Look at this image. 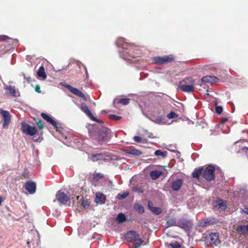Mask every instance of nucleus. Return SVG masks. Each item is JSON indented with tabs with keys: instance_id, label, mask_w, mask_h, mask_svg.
<instances>
[{
	"instance_id": "nucleus-5",
	"label": "nucleus",
	"mask_w": 248,
	"mask_h": 248,
	"mask_svg": "<svg viewBox=\"0 0 248 248\" xmlns=\"http://www.w3.org/2000/svg\"><path fill=\"white\" fill-rule=\"evenodd\" d=\"M0 114L3 120L2 128L7 129L11 122L12 115L8 111L3 109H0Z\"/></svg>"
},
{
	"instance_id": "nucleus-6",
	"label": "nucleus",
	"mask_w": 248,
	"mask_h": 248,
	"mask_svg": "<svg viewBox=\"0 0 248 248\" xmlns=\"http://www.w3.org/2000/svg\"><path fill=\"white\" fill-rule=\"evenodd\" d=\"M21 129L23 133H26L30 136H34L37 132V128L31 126L23 122L21 124Z\"/></svg>"
},
{
	"instance_id": "nucleus-8",
	"label": "nucleus",
	"mask_w": 248,
	"mask_h": 248,
	"mask_svg": "<svg viewBox=\"0 0 248 248\" xmlns=\"http://www.w3.org/2000/svg\"><path fill=\"white\" fill-rule=\"evenodd\" d=\"M192 223L190 220L185 218H181L177 221V226L185 230L189 231L191 228Z\"/></svg>"
},
{
	"instance_id": "nucleus-12",
	"label": "nucleus",
	"mask_w": 248,
	"mask_h": 248,
	"mask_svg": "<svg viewBox=\"0 0 248 248\" xmlns=\"http://www.w3.org/2000/svg\"><path fill=\"white\" fill-rule=\"evenodd\" d=\"M25 188L30 194H33L36 191V184L31 181H28L25 184Z\"/></svg>"
},
{
	"instance_id": "nucleus-39",
	"label": "nucleus",
	"mask_w": 248,
	"mask_h": 248,
	"mask_svg": "<svg viewBox=\"0 0 248 248\" xmlns=\"http://www.w3.org/2000/svg\"><path fill=\"white\" fill-rule=\"evenodd\" d=\"M81 205L84 208H88L90 205V203L88 201L82 200L81 201Z\"/></svg>"
},
{
	"instance_id": "nucleus-11",
	"label": "nucleus",
	"mask_w": 248,
	"mask_h": 248,
	"mask_svg": "<svg viewBox=\"0 0 248 248\" xmlns=\"http://www.w3.org/2000/svg\"><path fill=\"white\" fill-rule=\"evenodd\" d=\"M56 197L60 204H64L69 200L68 196L63 192L61 191H59L57 193Z\"/></svg>"
},
{
	"instance_id": "nucleus-1",
	"label": "nucleus",
	"mask_w": 248,
	"mask_h": 248,
	"mask_svg": "<svg viewBox=\"0 0 248 248\" xmlns=\"http://www.w3.org/2000/svg\"><path fill=\"white\" fill-rule=\"evenodd\" d=\"M116 44L119 47L118 52L121 58L125 60L134 61V58L138 54L135 51L138 50L137 46L128 44L125 41L124 38H119L116 42Z\"/></svg>"
},
{
	"instance_id": "nucleus-33",
	"label": "nucleus",
	"mask_w": 248,
	"mask_h": 248,
	"mask_svg": "<svg viewBox=\"0 0 248 248\" xmlns=\"http://www.w3.org/2000/svg\"><path fill=\"white\" fill-rule=\"evenodd\" d=\"M154 155L156 156H161L163 158L166 157L167 152L166 151H161L160 150H157L155 152Z\"/></svg>"
},
{
	"instance_id": "nucleus-22",
	"label": "nucleus",
	"mask_w": 248,
	"mask_h": 248,
	"mask_svg": "<svg viewBox=\"0 0 248 248\" xmlns=\"http://www.w3.org/2000/svg\"><path fill=\"white\" fill-rule=\"evenodd\" d=\"M201 80L202 82L212 83L213 82H217L218 79L214 76H205L203 77Z\"/></svg>"
},
{
	"instance_id": "nucleus-37",
	"label": "nucleus",
	"mask_w": 248,
	"mask_h": 248,
	"mask_svg": "<svg viewBox=\"0 0 248 248\" xmlns=\"http://www.w3.org/2000/svg\"><path fill=\"white\" fill-rule=\"evenodd\" d=\"M128 195V193H124L123 194H118L117 198L119 200H123L125 199Z\"/></svg>"
},
{
	"instance_id": "nucleus-47",
	"label": "nucleus",
	"mask_w": 248,
	"mask_h": 248,
	"mask_svg": "<svg viewBox=\"0 0 248 248\" xmlns=\"http://www.w3.org/2000/svg\"><path fill=\"white\" fill-rule=\"evenodd\" d=\"M147 133V135L148 138H151L152 135H153L152 133L148 132L147 131H145Z\"/></svg>"
},
{
	"instance_id": "nucleus-10",
	"label": "nucleus",
	"mask_w": 248,
	"mask_h": 248,
	"mask_svg": "<svg viewBox=\"0 0 248 248\" xmlns=\"http://www.w3.org/2000/svg\"><path fill=\"white\" fill-rule=\"evenodd\" d=\"M4 89L7 91V94L12 97H17L19 96V92L16 89L15 86L6 85L4 84Z\"/></svg>"
},
{
	"instance_id": "nucleus-24",
	"label": "nucleus",
	"mask_w": 248,
	"mask_h": 248,
	"mask_svg": "<svg viewBox=\"0 0 248 248\" xmlns=\"http://www.w3.org/2000/svg\"><path fill=\"white\" fill-rule=\"evenodd\" d=\"M202 167L196 168L192 172V177L194 178H199L200 176L202 175Z\"/></svg>"
},
{
	"instance_id": "nucleus-21",
	"label": "nucleus",
	"mask_w": 248,
	"mask_h": 248,
	"mask_svg": "<svg viewBox=\"0 0 248 248\" xmlns=\"http://www.w3.org/2000/svg\"><path fill=\"white\" fill-rule=\"evenodd\" d=\"M70 92L74 94L81 97L84 100H87V97L85 96V95L79 90L72 87L70 90Z\"/></svg>"
},
{
	"instance_id": "nucleus-25",
	"label": "nucleus",
	"mask_w": 248,
	"mask_h": 248,
	"mask_svg": "<svg viewBox=\"0 0 248 248\" xmlns=\"http://www.w3.org/2000/svg\"><path fill=\"white\" fill-rule=\"evenodd\" d=\"M148 207L149 209L154 214L156 215H160L162 212L161 208L158 207H153L150 205V203L148 202Z\"/></svg>"
},
{
	"instance_id": "nucleus-46",
	"label": "nucleus",
	"mask_w": 248,
	"mask_h": 248,
	"mask_svg": "<svg viewBox=\"0 0 248 248\" xmlns=\"http://www.w3.org/2000/svg\"><path fill=\"white\" fill-rule=\"evenodd\" d=\"M0 37H1L3 40H9V39H12L11 38H10V37H9L8 36H6V35H1V36H0Z\"/></svg>"
},
{
	"instance_id": "nucleus-40",
	"label": "nucleus",
	"mask_w": 248,
	"mask_h": 248,
	"mask_svg": "<svg viewBox=\"0 0 248 248\" xmlns=\"http://www.w3.org/2000/svg\"><path fill=\"white\" fill-rule=\"evenodd\" d=\"M132 190H133V191L137 192L139 193H141L143 192V189L140 187L134 186L132 188Z\"/></svg>"
},
{
	"instance_id": "nucleus-42",
	"label": "nucleus",
	"mask_w": 248,
	"mask_h": 248,
	"mask_svg": "<svg viewBox=\"0 0 248 248\" xmlns=\"http://www.w3.org/2000/svg\"><path fill=\"white\" fill-rule=\"evenodd\" d=\"M215 109L216 113L218 114H220L223 111V108L221 106H216Z\"/></svg>"
},
{
	"instance_id": "nucleus-27",
	"label": "nucleus",
	"mask_w": 248,
	"mask_h": 248,
	"mask_svg": "<svg viewBox=\"0 0 248 248\" xmlns=\"http://www.w3.org/2000/svg\"><path fill=\"white\" fill-rule=\"evenodd\" d=\"M126 220H126V216L124 213H120L118 214L117 217H116V221H117L118 223L121 224Z\"/></svg>"
},
{
	"instance_id": "nucleus-50",
	"label": "nucleus",
	"mask_w": 248,
	"mask_h": 248,
	"mask_svg": "<svg viewBox=\"0 0 248 248\" xmlns=\"http://www.w3.org/2000/svg\"><path fill=\"white\" fill-rule=\"evenodd\" d=\"M30 79H31V78L30 77H28L26 78V81L27 82H28V83H29L30 82Z\"/></svg>"
},
{
	"instance_id": "nucleus-2",
	"label": "nucleus",
	"mask_w": 248,
	"mask_h": 248,
	"mask_svg": "<svg viewBox=\"0 0 248 248\" xmlns=\"http://www.w3.org/2000/svg\"><path fill=\"white\" fill-rule=\"evenodd\" d=\"M88 130L91 137L100 144L107 140L108 136L110 132L108 128L98 124L90 125Z\"/></svg>"
},
{
	"instance_id": "nucleus-18",
	"label": "nucleus",
	"mask_w": 248,
	"mask_h": 248,
	"mask_svg": "<svg viewBox=\"0 0 248 248\" xmlns=\"http://www.w3.org/2000/svg\"><path fill=\"white\" fill-rule=\"evenodd\" d=\"M179 87L183 92L188 93L192 92L194 90V87L192 85H187L180 83Z\"/></svg>"
},
{
	"instance_id": "nucleus-54",
	"label": "nucleus",
	"mask_w": 248,
	"mask_h": 248,
	"mask_svg": "<svg viewBox=\"0 0 248 248\" xmlns=\"http://www.w3.org/2000/svg\"><path fill=\"white\" fill-rule=\"evenodd\" d=\"M244 149L245 150H248V148L247 147H244Z\"/></svg>"
},
{
	"instance_id": "nucleus-49",
	"label": "nucleus",
	"mask_w": 248,
	"mask_h": 248,
	"mask_svg": "<svg viewBox=\"0 0 248 248\" xmlns=\"http://www.w3.org/2000/svg\"><path fill=\"white\" fill-rule=\"evenodd\" d=\"M228 120V117L224 118H223V119L222 120V123H224V122H226Z\"/></svg>"
},
{
	"instance_id": "nucleus-4",
	"label": "nucleus",
	"mask_w": 248,
	"mask_h": 248,
	"mask_svg": "<svg viewBox=\"0 0 248 248\" xmlns=\"http://www.w3.org/2000/svg\"><path fill=\"white\" fill-rule=\"evenodd\" d=\"M219 234L217 232H211L206 236L205 242L207 245H217L220 243L218 239Z\"/></svg>"
},
{
	"instance_id": "nucleus-30",
	"label": "nucleus",
	"mask_w": 248,
	"mask_h": 248,
	"mask_svg": "<svg viewBox=\"0 0 248 248\" xmlns=\"http://www.w3.org/2000/svg\"><path fill=\"white\" fill-rule=\"evenodd\" d=\"M126 153L128 154L135 156H140L142 154V152L141 151L136 149L128 150Z\"/></svg>"
},
{
	"instance_id": "nucleus-26",
	"label": "nucleus",
	"mask_w": 248,
	"mask_h": 248,
	"mask_svg": "<svg viewBox=\"0 0 248 248\" xmlns=\"http://www.w3.org/2000/svg\"><path fill=\"white\" fill-rule=\"evenodd\" d=\"M162 173L163 172L162 171L154 170L151 171L150 176L153 180H156L159 178L162 174Z\"/></svg>"
},
{
	"instance_id": "nucleus-31",
	"label": "nucleus",
	"mask_w": 248,
	"mask_h": 248,
	"mask_svg": "<svg viewBox=\"0 0 248 248\" xmlns=\"http://www.w3.org/2000/svg\"><path fill=\"white\" fill-rule=\"evenodd\" d=\"M133 242L134 243V246L131 248H140L141 244L143 243V241L140 238V236H139Z\"/></svg>"
},
{
	"instance_id": "nucleus-52",
	"label": "nucleus",
	"mask_w": 248,
	"mask_h": 248,
	"mask_svg": "<svg viewBox=\"0 0 248 248\" xmlns=\"http://www.w3.org/2000/svg\"><path fill=\"white\" fill-rule=\"evenodd\" d=\"M13 41L14 43H18V40L17 39H14Z\"/></svg>"
},
{
	"instance_id": "nucleus-7",
	"label": "nucleus",
	"mask_w": 248,
	"mask_h": 248,
	"mask_svg": "<svg viewBox=\"0 0 248 248\" xmlns=\"http://www.w3.org/2000/svg\"><path fill=\"white\" fill-rule=\"evenodd\" d=\"M174 57L172 55L164 56L163 57H155L153 58V61L155 63L157 64H162L170 62L172 61Z\"/></svg>"
},
{
	"instance_id": "nucleus-16",
	"label": "nucleus",
	"mask_w": 248,
	"mask_h": 248,
	"mask_svg": "<svg viewBox=\"0 0 248 248\" xmlns=\"http://www.w3.org/2000/svg\"><path fill=\"white\" fill-rule=\"evenodd\" d=\"M41 116L47 122L50 124L54 128L57 127V122L52 119L49 115L45 113H42Z\"/></svg>"
},
{
	"instance_id": "nucleus-13",
	"label": "nucleus",
	"mask_w": 248,
	"mask_h": 248,
	"mask_svg": "<svg viewBox=\"0 0 248 248\" xmlns=\"http://www.w3.org/2000/svg\"><path fill=\"white\" fill-rule=\"evenodd\" d=\"M107 156L104 154H91L88 155L89 159L93 161V162L97 161L98 160H104L106 159Z\"/></svg>"
},
{
	"instance_id": "nucleus-38",
	"label": "nucleus",
	"mask_w": 248,
	"mask_h": 248,
	"mask_svg": "<svg viewBox=\"0 0 248 248\" xmlns=\"http://www.w3.org/2000/svg\"><path fill=\"white\" fill-rule=\"evenodd\" d=\"M240 213L243 215L248 216V205L245 206L244 209H240Z\"/></svg>"
},
{
	"instance_id": "nucleus-43",
	"label": "nucleus",
	"mask_w": 248,
	"mask_h": 248,
	"mask_svg": "<svg viewBox=\"0 0 248 248\" xmlns=\"http://www.w3.org/2000/svg\"><path fill=\"white\" fill-rule=\"evenodd\" d=\"M62 85L65 88H67L68 90L70 91L71 88H72V86L67 84L65 82H62L61 83Z\"/></svg>"
},
{
	"instance_id": "nucleus-15",
	"label": "nucleus",
	"mask_w": 248,
	"mask_h": 248,
	"mask_svg": "<svg viewBox=\"0 0 248 248\" xmlns=\"http://www.w3.org/2000/svg\"><path fill=\"white\" fill-rule=\"evenodd\" d=\"M139 236V235L134 231H128L124 235V238L128 242H133Z\"/></svg>"
},
{
	"instance_id": "nucleus-41",
	"label": "nucleus",
	"mask_w": 248,
	"mask_h": 248,
	"mask_svg": "<svg viewBox=\"0 0 248 248\" xmlns=\"http://www.w3.org/2000/svg\"><path fill=\"white\" fill-rule=\"evenodd\" d=\"M109 118L111 120H114V121L119 120H120L122 118V117L121 116L115 115H114V114H110L109 115Z\"/></svg>"
},
{
	"instance_id": "nucleus-56",
	"label": "nucleus",
	"mask_w": 248,
	"mask_h": 248,
	"mask_svg": "<svg viewBox=\"0 0 248 248\" xmlns=\"http://www.w3.org/2000/svg\"><path fill=\"white\" fill-rule=\"evenodd\" d=\"M190 248H193V247H190Z\"/></svg>"
},
{
	"instance_id": "nucleus-20",
	"label": "nucleus",
	"mask_w": 248,
	"mask_h": 248,
	"mask_svg": "<svg viewBox=\"0 0 248 248\" xmlns=\"http://www.w3.org/2000/svg\"><path fill=\"white\" fill-rule=\"evenodd\" d=\"M95 201L97 204H102L105 203L106 202V198L105 195L99 192L96 193Z\"/></svg>"
},
{
	"instance_id": "nucleus-17",
	"label": "nucleus",
	"mask_w": 248,
	"mask_h": 248,
	"mask_svg": "<svg viewBox=\"0 0 248 248\" xmlns=\"http://www.w3.org/2000/svg\"><path fill=\"white\" fill-rule=\"evenodd\" d=\"M183 181L181 179H177L172 182L171 187L172 189L174 191H178L181 187Z\"/></svg>"
},
{
	"instance_id": "nucleus-19",
	"label": "nucleus",
	"mask_w": 248,
	"mask_h": 248,
	"mask_svg": "<svg viewBox=\"0 0 248 248\" xmlns=\"http://www.w3.org/2000/svg\"><path fill=\"white\" fill-rule=\"evenodd\" d=\"M215 207L220 210L225 211L227 206L223 200L217 199L215 202Z\"/></svg>"
},
{
	"instance_id": "nucleus-44",
	"label": "nucleus",
	"mask_w": 248,
	"mask_h": 248,
	"mask_svg": "<svg viewBox=\"0 0 248 248\" xmlns=\"http://www.w3.org/2000/svg\"><path fill=\"white\" fill-rule=\"evenodd\" d=\"M133 139L137 142L140 143L141 142V138L139 136H135L134 137Z\"/></svg>"
},
{
	"instance_id": "nucleus-9",
	"label": "nucleus",
	"mask_w": 248,
	"mask_h": 248,
	"mask_svg": "<svg viewBox=\"0 0 248 248\" xmlns=\"http://www.w3.org/2000/svg\"><path fill=\"white\" fill-rule=\"evenodd\" d=\"M81 109L82 111H83L88 116L90 117V118L96 122L98 123L99 124H102L103 122L101 120L98 119L94 117L93 114L91 113L90 110L88 107L85 104L82 103L81 104Z\"/></svg>"
},
{
	"instance_id": "nucleus-53",
	"label": "nucleus",
	"mask_w": 248,
	"mask_h": 248,
	"mask_svg": "<svg viewBox=\"0 0 248 248\" xmlns=\"http://www.w3.org/2000/svg\"><path fill=\"white\" fill-rule=\"evenodd\" d=\"M170 150L171 152H175V150H174V149H170Z\"/></svg>"
},
{
	"instance_id": "nucleus-35",
	"label": "nucleus",
	"mask_w": 248,
	"mask_h": 248,
	"mask_svg": "<svg viewBox=\"0 0 248 248\" xmlns=\"http://www.w3.org/2000/svg\"><path fill=\"white\" fill-rule=\"evenodd\" d=\"M135 208L136 211L140 214H143L144 212V209L140 204H138Z\"/></svg>"
},
{
	"instance_id": "nucleus-55",
	"label": "nucleus",
	"mask_w": 248,
	"mask_h": 248,
	"mask_svg": "<svg viewBox=\"0 0 248 248\" xmlns=\"http://www.w3.org/2000/svg\"><path fill=\"white\" fill-rule=\"evenodd\" d=\"M12 83H13L12 81H9V83H11L12 84Z\"/></svg>"
},
{
	"instance_id": "nucleus-32",
	"label": "nucleus",
	"mask_w": 248,
	"mask_h": 248,
	"mask_svg": "<svg viewBox=\"0 0 248 248\" xmlns=\"http://www.w3.org/2000/svg\"><path fill=\"white\" fill-rule=\"evenodd\" d=\"M38 76L41 77L43 79H45L46 78V76L45 72V69L44 66H41L37 73Z\"/></svg>"
},
{
	"instance_id": "nucleus-23",
	"label": "nucleus",
	"mask_w": 248,
	"mask_h": 248,
	"mask_svg": "<svg viewBox=\"0 0 248 248\" xmlns=\"http://www.w3.org/2000/svg\"><path fill=\"white\" fill-rule=\"evenodd\" d=\"M237 232L241 235L248 234V225H243L238 226L236 230Z\"/></svg>"
},
{
	"instance_id": "nucleus-51",
	"label": "nucleus",
	"mask_w": 248,
	"mask_h": 248,
	"mask_svg": "<svg viewBox=\"0 0 248 248\" xmlns=\"http://www.w3.org/2000/svg\"><path fill=\"white\" fill-rule=\"evenodd\" d=\"M2 202V198L1 197H0V205H1Z\"/></svg>"
},
{
	"instance_id": "nucleus-34",
	"label": "nucleus",
	"mask_w": 248,
	"mask_h": 248,
	"mask_svg": "<svg viewBox=\"0 0 248 248\" xmlns=\"http://www.w3.org/2000/svg\"><path fill=\"white\" fill-rule=\"evenodd\" d=\"M130 99L128 98H121L118 101L119 104H121L124 106L128 105Z\"/></svg>"
},
{
	"instance_id": "nucleus-48",
	"label": "nucleus",
	"mask_w": 248,
	"mask_h": 248,
	"mask_svg": "<svg viewBox=\"0 0 248 248\" xmlns=\"http://www.w3.org/2000/svg\"><path fill=\"white\" fill-rule=\"evenodd\" d=\"M35 91L37 93H40L41 91L40 90V87L38 86H36L35 88Z\"/></svg>"
},
{
	"instance_id": "nucleus-3",
	"label": "nucleus",
	"mask_w": 248,
	"mask_h": 248,
	"mask_svg": "<svg viewBox=\"0 0 248 248\" xmlns=\"http://www.w3.org/2000/svg\"><path fill=\"white\" fill-rule=\"evenodd\" d=\"M215 168L213 166L209 165L203 171L202 177L207 181H211L215 179Z\"/></svg>"
},
{
	"instance_id": "nucleus-29",
	"label": "nucleus",
	"mask_w": 248,
	"mask_h": 248,
	"mask_svg": "<svg viewBox=\"0 0 248 248\" xmlns=\"http://www.w3.org/2000/svg\"><path fill=\"white\" fill-rule=\"evenodd\" d=\"M195 80L191 77H187L185 78L182 81H181L180 83H183L187 85H192L194 84Z\"/></svg>"
},
{
	"instance_id": "nucleus-36",
	"label": "nucleus",
	"mask_w": 248,
	"mask_h": 248,
	"mask_svg": "<svg viewBox=\"0 0 248 248\" xmlns=\"http://www.w3.org/2000/svg\"><path fill=\"white\" fill-rule=\"evenodd\" d=\"M178 115L174 111H171L167 115V118L169 119L177 118Z\"/></svg>"
},
{
	"instance_id": "nucleus-14",
	"label": "nucleus",
	"mask_w": 248,
	"mask_h": 248,
	"mask_svg": "<svg viewBox=\"0 0 248 248\" xmlns=\"http://www.w3.org/2000/svg\"><path fill=\"white\" fill-rule=\"evenodd\" d=\"M149 119L152 122L157 124H169V123H168V120L162 115H161L157 118L153 116L149 118Z\"/></svg>"
},
{
	"instance_id": "nucleus-45",
	"label": "nucleus",
	"mask_w": 248,
	"mask_h": 248,
	"mask_svg": "<svg viewBox=\"0 0 248 248\" xmlns=\"http://www.w3.org/2000/svg\"><path fill=\"white\" fill-rule=\"evenodd\" d=\"M37 125L38 127L40 128V129H42L44 127L43 123L41 121H39L37 123Z\"/></svg>"
},
{
	"instance_id": "nucleus-28",
	"label": "nucleus",
	"mask_w": 248,
	"mask_h": 248,
	"mask_svg": "<svg viewBox=\"0 0 248 248\" xmlns=\"http://www.w3.org/2000/svg\"><path fill=\"white\" fill-rule=\"evenodd\" d=\"M177 221L176 220L175 218H170L168 219L166 223V226L167 228L172 227V226H177Z\"/></svg>"
}]
</instances>
